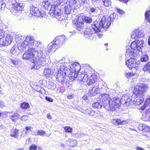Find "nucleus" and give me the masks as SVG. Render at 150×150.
<instances>
[{
    "label": "nucleus",
    "instance_id": "obj_1",
    "mask_svg": "<svg viewBox=\"0 0 150 150\" xmlns=\"http://www.w3.org/2000/svg\"><path fill=\"white\" fill-rule=\"evenodd\" d=\"M22 46L23 47V50L25 48L28 47L23 54V58L29 59L33 58V67L35 69L40 68L46 58L44 48L41 47V43L34 40L33 37H28L22 43Z\"/></svg>",
    "mask_w": 150,
    "mask_h": 150
},
{
    "label": "nucleus",
    "instance_id": "obj_2",
    "mask_svg": "<svg viewBox=\"0 0 150 150\" xmlns=\"http://www.w3.org/2000/svg\"><path fill=\"white\" fill-rule=\"evenodd\" d=\"M65 60L64 59H62L61 60L56 62V66L60 67L58 71L56 79L62 83H64L65 81L64 76L66 73V71H67L69 70L72 72L71 79L72 80H75L77 77H78L79 74H81L83 73L80 72L81 67L78 63H73L70 67V68H69L66 67L68 65V63L65 62Z\"/></svg>",
    "mask_w": 150,
    "mask_h": 150
},
{
    "label": "nucleus",
    "instance_id": "obj_3",
    "mask_svg": "<svg viewBox=\"0 0 150 150\" xmlns=\"http://www.w3.org/2000/svg\"><path fill=\"white\" fill-rule=\"evenodd\" d=\"M111 18L110 16H104L99 21H97L94 22L90 28H87L84 33V36L86 38L92 39L94 34H96L100 38L102 37V35L99 32L106 30L111 24Z\"/></svg>",
    "mask_w": 150,
    "mask_h": 150
},
{
    "label": "nucleus",
    "instance_id": "obj_4",
    "mask_svg": "<svg viewBox=\"0 0 150 150\" xmlns=\"http://www.w3.org/2000/svg\"><path fill=\"white\" fill-rule=\"evenodd\" d=\"M110 98V96L106 93H101L98 98L99 102L103 103L104 108L108 111H114L120 106V99L117 98Z\"/></svg>",
    "mask_w": 150,
    "mask_h": 150
},
{
    "label": "nucleus",
    "instance_id": "obj_5",
    "mask_svg": "<svg viewBox=\"0 0 150 150\" xmlns=\"http://www.w3.org/2000/svg\"><path fill=\"white\" fill-rule=\"evenodd\" d=\"M98 77L96 75L92 74L91 72L87 69L78 76V79L79 80L86 83L88 85L95 83Z\"/></svg>",
    "mask_w": 150,
    "mask_h": 150
},
{
    "label": "nucleus",
    "instance_id": "obj_6",
    "mask_svg": "<svg viewBox=\"0 0 150 150\" xmlns=\"http://www.w3.org/2000/svg\"><path fill=\"white\" fill-rule=\"evenodd\" d=\"M139 57L126 59V64L129 68L132 69L136 74L140 73V60Z\"/></svg>",
    "mask_w": 150,
    "mask_h": 150
},
{
    "label": "nucleus",
    "instance_id": "obj_7",
    "mask_svg": "<svg viewBox=\"0 0 150 150\" xmlns=\"http://www.w3.org/2000/svg\"><path fill=\"white\" fill-rule=\"evenodd\" d=\"M63 1V0H53L54 4L52 5L50 10V13L52 16H55L58 18L60 20H62V17H59L62 14V12L61 9L57 8V6L60 4Z\"/></svg>",
    "mask_w": 150,
    "mask_h": 150
},
{
    "label": "nucleus",
    "instance_id": "obj_8",
    "mask_svg": "<svg viewBox=\"0 0 150 150\" xmlns=\"http://www.w3.org/2000/svg\"><path fill=\"white\" fill-rule=\"evenodd\" d=\"M12 4L13 9L11 11V13L14 15H17L19 19L23 18L25 16V14L21 12L23 8L22 4L18 3L15 0H13Z\"/></svg>",
    "mask_w": 150,
    "mask_h": 150
},
{
    "label": "nucleus",
    "instance_id": "obj_9",
    "mask_svg": "<svg viewBox=\"0 0 150 150\" xmlns=\"http://www.w3.org/2000/svg\"><path fill=\"white\" fill-rule=\"evenodd\" d=\"M13 40V37L10 34H5L3 30H0V45L1 46L10 45Z\"/></svg>",
    "mask_w": 150,
    "mask_h": 150
},
{
    "label": "nucleus",
    "instance_id": "obj_10",
    "mask_svg": "<svg viewBox=\"0 0 150 150\" xmlns=\"http://www.w3.org/2000/svg\"><path fill=\"white\" fill-rule=\"evenodd\" d=\"M84 20L86 22L89 23L91 22L92 20L91 18L88 17L82 16H79L76 23V28L78 30H80L83 27Z\"/></svg>",
    "mask_w": 150,
    "mask_h": 150
},
{
    "label": "nucleus",
    "instance_id": "obj_11",
    "mask_svg": "<svg viewBox=\"0 0 150 150\" xmlns=\"http://www.w3.org/2000/svg\"><path fill=\"white\" fill-rule=\"evenodd\" d=\"M76 0H68L64 5L65 13L67 14H70L72 9L76 8Z\"/></svg>",
    "mask_w": 150,
    "mask_h": 150
},
{
    "label": "nucleus",
    "instance_id": "obj_12",
    "mask_svg": "<svg viewBox=\"0 0 150 150\" xmlns=\"http://www.w3.org/2000/svg\"><path fill=\"white\" fill-rule=\"evenodd\" d=\"M141 40H135L131 45V48L137 54H139L141 49Z\"/></svg>",
    "mask_w": 150,
    "mask_h": 150
},
{
    "label": "nucleus",
    "instance_id": "obj_13",
    "mask_svg": "<svg viewBox=\"0 0 150 150\" xmlns=\"http://www.w3.org/2000/svg\"><path fill=\"white\" fill-rule=\"evenodd\" d=\"M100 88L98 85L94 86L91 88L88 91V95L90 97H93L96 96L100 91Z\"/></svg>",
    "mask_w": 150,
    "mask_h": 150
},
{
    "label": "nucleus",
    "instance_id": "obj_14",
    "mask_svg": "<svg viewBox=\"0 0 150 150\" xmlns=\"http://www.w3.org/2000/svg\"><path fill=\"white\" fill-rule=\"evenodd\" d=\"M30 11L32 15L38 17H43L44 15L43 13H41L38 8L33 6L30 7Z\"/></svg>",
    "mask_w": 150,
    "mask_h": 150
},
{
    "label": "nucleus",
    "instance_id": "obj_15",
    "mask_svg": "<svg viewBox=\"0 0 150 150\" xmlns=\"http://www.w3.org/2000/svg\"><path fill=\"white\" fill-rule=\"evenodd\" d=\"M65 40V36L64 35H62L56 37L52 42L58 47V48H59L62 45L63 42Z\"/></svg>",
    "mask_w": 150,
    "mask_h": 150
},
{
    "label": "nucleus",
    "instance_id": "obj_16",
    "mask_svg": "<svg viewBox=\"0 0 150 150\" xmlns=\"http://www.w3.org/2000/svg\"><path fill=\"white\" fill-rule=\"evenodd\" d=\"M125 56L126 59H128L129 57H130V59L133 58V57H135V58L139 57V59H141V57L139 54H137L132 49H128L127 50Z\"/></svg>",
    "mask_w": 150,
    "mask_h": 150
},
{
    "label": "nucleus",
    "instance_id": "obj_17",
    "mask_svg": "<svg viewBox=\"0 0 150 150\" xmlns=\"http://www.w3.org/2000/svg\"><path fill=\"white\" fill-rule=\"evenodd\" d=\"M131 38L135 40H141V32L139 29L135 30L131 34Z\"/></svg>",
    "mask_w": 150,
    "mask_h": 150
},
{
    "label": "nucleus",
    "instance_id": "obj_18",
    "mask_svg": "<svg viewBox=\"0 0 150 150\" xmlns=\"http://www.w3.org/2000/svg\"><path fill=\"white\" fill-rule=\"evenodd\" d=\"M43 4L44 5V8L48 10L49 8H50H50L49 9V11H50V8H51V6L52 5H50V3H49V2L48 1H47V0H45V1H44L43 2ZM49 14H50V15L51 16V17H55L57 19L58 21H62L63 19H64V16H62V14H61V16H60L59 17V18H60V17H62L63 19L62 20H60L59 19H58V18H56V17L55 16H52L51 15H50V12H49Z\"/></svg>",
    "mask_w": 150,
    "mask_h": 150
},
{
    "label": "nucleus",
    "instance_id": "obj_19",
    "mask_svg": "<svg viewBox=\"0 0 150 150\" xmlns=\"http://www.w3.org/2000/svg\"><path fill=\"white\" fill-rule=\"evenodd\" d=\"M53 73V71L51 68H45L43 71L44 75L47 78H49L52 76Z\"/></svg>",
    "mask_w": 150,
    "mask_h": 150
},
{
    "label": "nucleus",
    "instance_id": "obj_20",
    "mask_svg": "<svg viewBox=\"0 0 150 150\" xmlns=\"http://www.w3.org/2000/svg\"><path fill=\"white\" fill-rule=\"evenodd\" d=\"M141 84L139 83L136 85L134 90L133 93L137 97L140 96L141 93Z\"/></svg>",
    "mask_w": 150,
    "mask_h": 150
},
{
    "label": "nucleus",
    "instance_id": "obj_21",
    "mask_svg": "<svg viewBox=\"0 0 150 150\" xmlns=\"http://www.w3.org/2000/svg\"><path fill=\"white\" fill-rule=\"evenodd\" d=\"M58 47L52 43V42L50 43L48 46V52H54L56 50L58 49Z\"/></svg>",
    "mask_w": 150,
    "mask_h": 150
},
{
    "label": "nucleus",
    "instance_id": "obj_22",
    "mask_svg": "<svg viewBox=\"0 0 150 150\" xmlns=\"http://www.w3.org/2000/svg\"><path fill=\"white\" fill-rule=\"evenodd\" d=\"M19 130L16 129H13L11 131L10 135L15 138H18L19 137Z\"/></svg>",
    "mask_w": 150,
    "mask_h": 150
},
{
    "label": "nucleus",
    "instance_id": "obj_23",
    "mask_svg": "<svg viewBox=\"0 0 150 150\" xmlns=\"http://www.w3.org/2000/svg\"><path fill=\"white\" fill-rule=\"evenodd\" d=\"M99 100L98 98L97 102H96L92 104V106L95 108L99 109L102 108L103 106V103H101V102H99Z\"/></svg>",
    "mask_w": 150,
    "mask_h": 150
},
{
    "label": "nucleus",
    "instance_id": "obj_24",
    "mask_svg": "<svg viewBox=\"0 0 150 150\" xmlns=\"http://www.w3.org/2000/svg\"><path fill=\"white\" fill-rule=\"evenodd\" d=\"M150 104V96H149L147 97V99L145 100L144 104L143 106L141 107V110H144L146 106H148Z\"/></svg>",
    "mask_w": 150,
    "mask_h": 150
},
{
    "label": "nucleus",
    "instance_id": "obj_25",
    "mask_svg": "<svg viewBox=\"0 0 150 150\" xmlns=\"http://www.w3.org/2000/svg\"><path fill=\"white\" fill-rule=\"evenodd\" d=\"M32 127H31L27 126L25 128L26 131H23L22 132V134L21 135V136L23 137H24L27 134V133L28 131H31V129Z\"/></svg>",
    "mask_w": 150,
    "mask_h": 150
},
{
    "label": "nucleus",
    "instance_id": "obj_26",
    "mask_svg": "<svg viewBox=\"0 0 150 150\" xmlns=\"http://www.w3.org/2000/svg\"><path fill=\"white\" fill-rule=\"evenodd\" d=\"M148 85L146 84H141V96L142 93L146 92L148 88Z\"/></svg>",
    "mask_w": 150,
    "mask_h": 150
},
{
    "label": "nucleus",
    "instance_id": "obj_27",
    "mask_svg": "<svg viewBox=\"0 0 150 150\" xmlns=\"http://www.w3.org/2000/svg\"><path fill=\"white\" fill-rule=\"evenodd\" d=\"M19 117V115L18 113H15L13 115L10 116V118L11 120L12 121L15 122L16 120H17Z\"/></svg>",
    "mask_w": 150,
    "mask_h": 150
},
{
    "label": "nucleus",
    "instance_id": "obj_28",
    "mask_svg": "<svg viewBox=\"0 0 150 150\" xmlns=\"http://www.w3.org/2000/svg\"><path fill=\"white\" fill-rule=\"evenodd\" d=\"M20 107L23 109H26L30 107V105L28 103L23 102L21 104Z\"/></svg>",
    "mask_w": 150,
    "mask_h": 150
},
{
    "label": "nucleus",
    "instance_id": "obj_29",
    "mask_svg": "<svg viewBox=\"0 0 150 150\" xmlns=\"http://www.w3.org/2000/svg\"><path fill=\"white\" fill-rule=\"evenodd\" d=\"M142 129L143 132H148L150 131V126L144 124L142 125Z\"/></svg>",
    "mask_w": 150,
    "mask_h": 150
},
{
    "label": "nucleus",
    "instance_id": "obj_30",
    "mask_svg": "<svg viewBox=\"0 0 150 150\" xmlns=\"http://www.w3.org/2000/svg\"><path fill=\"white\" fill-rule=\"evenodd\" d=\"M143 70L144 71H148L150 73V62L147 63L144 68Z\"/></svg>",
    "mask_w": 150,
    "mask_h": 150
},
{
    "label": "nucleus",
    "instance_id": "obj_31",
    "mask_svg": "<svg viewBox=\"0 0 150 150\" xmlns=\"http://www.w3.org/2000/svg\"><path fill=\"white\" fill-rule=\"evenodd\" d=\"M18 49L16 48H15L14 46L13 47L11 50L10 53H11L12 55H15L17 53Z\"/></svg>",
    "mask_w": 150,
    "mask_h": 150
},
{
    "label": "nucleus",
    "instance_id": "obj_32",
    "mask_svg": "<svg viewBox=\"0 0 150 150\" xmlns=\"http://www.w3.org/2000/svg\"><path fill=\"white\" fill-rule=\"evenodd\" d=\"M85 113L93 116L94 115L96 114V113L93 110H91L89 109H87L85 111Z\"/></svg>",
    "mask_w": 150,
    "mask_h": 150
},
{
    "label": "nucleus",
    "instance_id": "obj_33",
    "mask_svg": "<svg viewBox=\"0 0 150 150\" xmlns=\"http://www.w3.org/2000/svg\"><path fill=\"white\" fill-rule=\"evenodd\" d=\"M68 141L70 143V146L71 147H73L77 145V141L75 139H69Z\"/></svg>",
    "mask_w": 150,
    "mask_h": 150
},
{
    "label": "nucleus",
    "instance_id": "obj_34",
    "mask_svg": "<svg viewBox=\"0 0 150 150\" xmlns=\"http://www.w3.org/2000/svg\"><path fill=\"white\" fill-rule=\"evenodd\" d=\"M149 57L146 54H144L141 58V62H146L148 61Z\"/></svg>",
    "mask_w": 150,
    "mask_h": 150
},
{
    "label": "nucleus",
    "instance_id": "obj_35",
    "mask_svg": "<svg viewBox=\"0 0 150 150\" xmlns=\"http://www.w3.org/2000/svg\"><path fill=\"white\" fill-rule=\"evenodd\" d=\"M65 132L67 133H71L72 132L73 129L71 127L69 126H66L64 127Z\"/></svg>",
    "mask_w": 150,
    "mask_h": 150
},
{
    "label": "nucleus",
    "instance_id": "obj_36",
    "mask_svg": "<svg viewBox=\"0 0 150 150\" xmlns=\"http://www.w3.org/2000/svg\"><path fill=\"white\" fill-rule=\"evenodd\" d=\"M6 5L5 3L0 0V11L4 9Z\"/></svg>",
    "mask_w": 150,
    "mask_h": 150
},
{
    "label": "nucleus",
    "instance_id": "obj_37",
    "mask_svg": "<svg viewBox=\"0 0 150 150\" xmlns=\"http://www.w3.org/2000/svg\"><path fill=\"white\" fill-rule=\"evenodd\" d=\"M125 103L127 104V105H132L133 102L130 97L128 96V99H127L126 101L125 102Z\"/></svg>",
    "mask_w": 150,
    "mask_h": 150
},
{
    "label": "nucleus",
    "instance_id": "obj_38",
    "mask_svg": "<svg viewBox=\"0 0 150 150\" xmlns=\"http://www.w3.org/2000/svg\"><path fill=\"white\" fill-rule=\"evenodd\" d=\"M79 3L80 6H81L87 3V0H79Z\"/></svg>",
    "mask_w": 150,
    "mask_h": 150
},
{
    "label": "nucleus",
    "instance_id": "obj_39",
    "mask_svg": "<svg viewBox=\"0 0 150 150\" xmlns=\"http://www.w3.org/2000/svg\"><path fill=\"white\" fill-rule=\"evenodd\" d=\"M37 148V146L35 144H33L31 145L29 148L30 150H36Z\"/></svg>",
    "mask_w": 150,
    "mask_h": 150
},
{
    "label": "nucleus",
    "instance_id": "obj_40",
    "mask_svg": "<svg viewBox=\"0 0 150 150\" xmlns=\"http://www.w3.org/2000/svg\"><path fill=\"white\" fill-rule=\"evenodd\" d=\"M141 136L146 140L149 139H150V137L148 136L147 134H141Z\"/></svg>",
    "mask_w": 150,
    "mask_h": 150
},
{
    "label": "nucleus",
    "instance_id": "obj_41",
    "mask_svg": "<svg viewBox=\"0 0 150 150\" xmlns=\"http://www.w3.org/2000/svg\"><path fill=\"white\" fill-rule=\"evenodd\" d=\"M10 60L11 63L13 64L14 65H16L18 64V61L16 59H10Z\"/></svg>",
    "mask_w": 150,
    "mask_h": 150
},
{
    "label": "nucleus",
    "instance_id": "obj_42",
    "mask_svg": "<svg viewBox=\"0 0 150 150\" xmlns=\"http://www.w3.org/2000/svg\"><path fill=\"white\" fill-rule=\"evenodd\" d=\"M45 133V132L42 130H38L37 132L38 134L41 136L44 135Z\"/></svg>",
    "mask_w": 150,
    "mask_h": 150
},
{
    "label": "nucleus",
    "instance_id": "obj_43",
    "mask_svg": "<svg viewBox=\"0 0 150 150\" xmlns=\"http://www.w3.org/2000/svg\"><path fill=\"white\" fill-rule=\"evenodd\" d=\"M134 75L133 73H127L126 74V77L127 78H130Z\"/></svg>",
    "mask_w": 150,
    "mask_h": 150
},
{
    "label": "nucleus",
    "instance_id": "obj_44",
    "mask_svg": "<svg viewBox=\"0 0 150 150\" xmlns=\"http://www.w3.org/2000/svg\"><path fill=\"white\" fill-rule=\"evenodd\" d=\"M97 113L98 114V117L100 119H102L103 118V113L98 112Z\"/></svg>",
    "mask_w": 150,
    "mask_h": 150
},
{
    "label": "nucleus",
    "instance_id": "obj_45",
    "mask_svg": "<svg viewBox=\"0 0 150 150\" xmlns=\"http://www.w3.org/2000/svg\"><path fill=\"white\" fill-rule=\"evenodd\" d=\"M74 94H68L67 96V98L69 99H71L74 98Z\"/></svg>",
    "mask_w": 150,
    "mask_h": 150
},
{
    "label": "nucleus",
    "instance_id": "obj_46",
    "mask_svg": "<svg viewBox=\"0 0 150 150\" xmlns=\"http://www.w3.org/2000/svg\"><path fill=\"white\" fill-rule=\"evenodd\" d=\"M128 96L127 95L123 96L122 97V100H124L125 101H126L127 99H128Z\"/></svg>",
    "mask_w": 150,
    "mask_h": 150
},
{
    "label": "nucleus",
    "instance_id": "obj_47",
    "mask_svg": "<svg viewBox=\"0 0 150 150\" xmlns=\"http://www.w3.org/2000/svg\"><path fill=\"white\" fill-rule=\"evenodd\" d=\"M21 119L22 121H25L27 120L28 117L26 115H23Z\"/></svg>",
    "mask_w": 150,
    "mask_h": 150
},
{
    "label": "nucleus",
    "instance_id": "obj_48",
    "mask_svg": "<svg viewBox=\"0 0 150 150\" xmlns=\"http://www.w3.org/2000/svg\"><path fill=\"white\" fill-rule=\"evenodd\" d=\"M117 12L120 14H122L124 13V12L122 10L118 8H117Z\"/></svg>",
    "mask_w": 150,
    "mask_h": 150
},
{
    "label": "nucleus",
    "instance_id": "obj_49",
    "mask_svg": "<svg viewBox=\"0 0 150 150\" xmlns=\"http://www.w3.org/2000/svg\"><path fill=\"white\" fill-rule=\"evenodd\" d=\"M45 99L47 100L50 102H52L53 101V99H52L50 97H46Z\"/></svg>",
    "mask_w": 150,
    "mask_h": 150
},
{
    "label": "nucleus",
    "instance_id": "obj_50",
    "mask_svg": "<svg viewBox=\"0 0 150 150\" xmlns=\"http://www.w3.org/2000/svg\"><path fill=\"white\" fill-rule=\"evenodd\" d=\"M90 11L91 13H94L96 11V9L94 8H90Z\"/></svg>",
    "mask_w": 150,
    "mask_h": 150
},
{
    "label": "nucleus",
    "instance_id": "obj_51",
    "mask_svg": "<svg viewBox=\"0 0 150 150\" xmlns=\"http://www.w3.org/2000/svg\"><path fill=\"white\" fill-rule=\"evenodd\" d=\"M116 123L118 125H121L122 121L120 119H117L116 121Z\"/></svg>",
    "mask_w": 150,
    "mask_h": 150
},
{
    "label": "nucleus",
    "instance_id": "obj_52",
    "mask_svg": "<svg viewBox=\"0 0 150 150\" xmlns=\"http://www.w3.org/2000/svg\"><path fill=\"white\" fill-rule=\"evenodd\" d=\"M5 106L4 102L3 101H0V108H2Z\"/></svg>",
    "mask_w": 150,
    "mask_h": 150
},
{
    "label": "nucleus",
    "instance_id": "obj_53",
    "mask_svg": "<svg viewBox=\"0 0 150 150\" xmlns=\"http://www.w3.org/2000/svg\"><path fill=\"white\" fill-rule=\"evenodd\" d=\"M128 123V122L127 120H122L121 123V125H125Z\"/></svg>",
    "mask_w": 150,
    "mask_h": 150
},
{
    "label": "nucleus",
    "instance_id": "obj_54",
    "mask_svg": "<svg viewBox=\"0 0 150 150\" xmlns=\"http://www.w3.org/2000/svg\"><path fill=\"white\" fill-rule=\"evenodd\" d=\"M84 135V134L83 133H79L78 134V135H77V137L80 138L81 137H82Z\"/></svg>",
    "mask_w": 150,
    "mask_h": 150
},
{
    "label": "nucleus",
    "instance_id": "obj_55",
    "mask_svg": "<svg viewBox=\"0 0 150 150\" xmlns=\"http://www.w3.org/2000/svg\"><path fill=\"white\" fill-rule=\"evenodd\" d=\"M47 117L48 119H51V117L50 115V113H48L47 115Z\"/></svg>",
    "mask_w": 150,
    "mask_h": 150
},
{
    "label": "nucleus",
    "instance_id": "obj_56",
    "mask_svg": "<svg viewBox=\"0 0 150 150\" xmlns=\"http://www.w3.org/2000/svg\"><path fill=\"white\" fill-rule=\"evenodd\" d=\"M149 113H150V107L147 109L146 112V113L147 114H149Z\"/></svg>",
    "mask_w": 150,
    "mask_h": 150
},
{
    "label": "nucleus",
    "instance_id": "obj_57",
    "mask_svg": "<svg viewBox=\"0 0 150 150\" xmlns=\"http://www.w3.org/2000/svg\"><path fill=\"white\" fill-rule=\"evenodd\" d=\"M148 43L149 45L150 46V36H149L148 38Z\"/></svg>",
    "mask_w": 150,
    "mask_h": 150
},
{
    "label": "nucleus",
    "instance_id": "obj_58",
    "mask_svg": "<svg viewBox=\"0 0 150 150\" xmlns=\"http://www.w3.org/2000/svg\"><path fill=\"white\" fill-rule=\"evenodd\" d=\"M137 150H141V148L139 147H136Z\"/></svg>",
    "mask_w": 150,
    "mask_h": 150
},
{
    "label": "nucleus",
    "instance_id": "obj_59",
    "mask_svg": "<svg viewBox=\"0 0 150 150\" xmlns=\"http://www.w3.org/2000/svg\"><path fill=\"white\" fill-rule=\"evenodd\" d=\"M83 98L84 100H86L87 99V97L86 96H84L83 97Z\"/></svg>",
    "mask_w": 150,
    "mask_h": 150
},
{
    "label": "nucleus",
    "instance_id": "obj_60",
    "mask_svg": "<svg viewBox=\"0 0 150 150\" xmlns=\"http://www.w3.org/2000/svg\"><path fill=\"white\" fill-rule=\"evenodd\" d=\"M6 112H3L2 113H1L0 112V117L1 116V115H3L4 114V113L6 114Z\"/></svg>",
    "mask_w": 150,
    "mask_h": 150
},
{
    "label": "nucleus",
    "instance_id": "obj_61",
    "mask_svg": "<svg viewBox=\"0 0 150 150\" xmlns=\"http://www.w3.org/2000/svg\"><path fill=\"white\" fill-rule=\"evenodd\" d=\"M148 121H150V115L148 117Z\"/></svg>",
    "mask_w": 150,
    "mask_h": 150
},
{
    "label": "nucleus",
    "instance_id": "obj_62",
    "mask_svg": "<svg viewBox=\"0 0 150 150\" xmlns=\"http://www.w3.org/2000/svg\"><path fill=\"white\" fill-rule=\"evenodd\" d=\"M53 86V88H54V87H55V84H54V83H53L52 85Z\"/></svg>",
    "mask_w": 150,
    "mask_h": 150
},
{
    "label": "nucleus",
    "instance_id": "obj_63",
    "mask_svg": "<svg viewBox=\"0 0 150 150\" xmlns=\"http://www.w3.org/2000/svg\"><path fill=\"white\" fill-rule=\"evenodd\" d=\"M140 101H141V100H140V101L139 102V103H138V104H137L138 105H140L141 104V102H140Z\"/></svg>",
    "mask_w": 150,
    "mask_h": 150
},
{
    "label": "nucleus",
    "instance_id": "obj_64",
    "mask_svg": "<svg viewBox=\"0 0 150 150\" xmlns=\"http://www.w3.org/2000/svg\"><path fill=\"white\" fill-rule=\"evenodd\" d=\"M73 32L74 33H75V32H75V31H73Z\"/></svg>",
    "mask_w": 150,
    "mask_h": 150
}]
</instances>
